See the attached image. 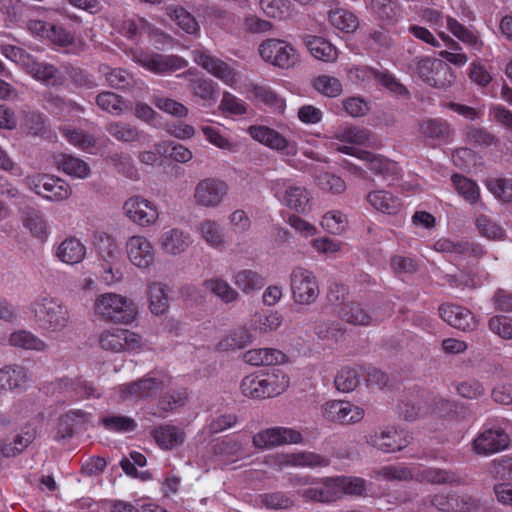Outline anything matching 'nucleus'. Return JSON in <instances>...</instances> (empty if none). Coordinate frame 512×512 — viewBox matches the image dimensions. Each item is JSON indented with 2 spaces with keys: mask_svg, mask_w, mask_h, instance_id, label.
<instances>
[{
  "mask_svg": "<svg viewBox=\"0 0 512 512\" xmlns=\"http://www.w3.org/2000/svg\"><path fill=\"white\" fill-rule=\"evenodd\" d=\"M487 188L496 198L503 202L512 201V179H490L487 181Z\"/></svg>",
  "mask_w": 512,
  "mask_h": 512,
  "instance_id": "63",
  "label": "nucleus"
},
{
  "mask_svg": "<svg viewBox=\"0 0 512 512\" xmlns=\"http://www.w3.org/2000/svg\"><path fill=\"white\" fill-rule=\"evenodd\" d=\"M123 211L133 223L141 227H149L159 218L157 207L140 196L127 199L123 205Z\"/></svg>",
  "mask_w": 512,
  "mask_h": 512,
  "instance_id": "14",
  "label": "nucleus"
},
{
  "mask_svg": "<svg viewBox=\"0 0 512 512\" xmlns=\"http://www.w3.org/2000/svg\"><path fill=\"white\" fill-rule=\"evenodd\" d=\"M192 55L194 62L214 77L220 79L227 85H233L235 83L236 73L234 69L223 60L201 50H194Z\"/></svg>",
  "mask_w": 512,
  "mask_h": 512,
  "instance_id": "19",
  "label": "nucleus"
},
{
  "mask_svg": "<svg viewBox=\"0 0 512 512\" xmlns=\"http://www.w3.org/2000/svg\"><path fill=\"white\" fill-rule=\"evenodd\" d=\"M134 59L141 66L158 74L173 72L187 66V61L177 55L140 52L134 55Z\"/></svg>",
  "mask_w": 512,
  "mask_h": 512,
  "instance_id": "17",
  "label": "nucleus"
},
{
  "mask_svg": "<svg viewBox=\"0 0 512 512\" xmlns=\"http://www.w3.org/2000/svg\"><path fill=\"white\" fill-rule=\"evenodd\" d=\"M90 416V413L80 409L68 411L60 418L57 436L62 439L72 437L76 429L90 420Z\"/></svg>",
  "mask_w": 512,
  "mask_h": 512,
  "instance_id": "29",
  "label": "nucleus"
},
{
  "mask_svg": "<svg viewBox=\"0 0 512 512\" xmlns=\"http://www.w3.org/2000/svg\"><path fill=\"white\" fill-rule=\"evenodd\" d=\"M281 184L285 187L281 199L282 203L298 213H305L309 209L311 203V195L306 187L276 180L272 183V190L275 191L276 195H278V187Z\"/></svg>",
  "mask_w": 512,
  "mask_h": 512,
  "instance_id": "18",
  "label": "nucleus"
},
{
  "mask_svg": "<svg viewBox=\"0 0 512 512\" xmlns=\"http://www.w3.org/2000/svg\"><path fill=\"white\" fill-rule=\"evenodd\" d=\"M339 489L334 477L312 480L309 487L297 490V494L306 502L329 504L338 499Z\"/></svg>",
  "mask_w": 512,
  "mask_h": 512,
  "instance_id": "15",
  "label": "nucleus"
},
{
  "mask_svg": "<svg viewBox=\"0 0 512 512\" xmlns=\"http://www.w3.org/2000/svg\"><path fill=\"white\" fill-rule=\"evenodd\" d=\"M313 87L317 92L327 97H337L342 93L341 82L337 78L329 75L316 77L313 81Z\"/></svg>",
  "mask_w": 512,
  "mask_h": 512,
  "instance_id": "60",
  "label": "nucleus"
},
{
  "mask_svg": "<svg viewBox=\"0 0 512 512\" xmlns=\"http://www.w3.org/2000/svg\"><path fill=\"white\" fill-rule=\"evenodd\" d=\"M439 314L445 322L456 329L470 331L476 327L474 316L464 307L443 304L439 307Z\"/></svg>",
  "mask_w": 512,
  "mask_h": 512,
  "instance_id": "25",
  "label": "nucleus"
},
{
  "mask_svg": "<svg viewBox=\"0 0 512 512\" xmlns=\"http://www.w3.org/2000/svg\"><path fill=\"white\" fill-rule=\"evenodd\" d=\"M106 131L117 141L133 143L141 139L142 133L136 126L122 121H113L106 125Z\"/></svg>",
  "mask_w": 512,
  "mask_h": 512,
  "instance_id": "43",
  "label": "nucleus"
},
{
  "mask_svg": "<svg viewBox=\"0 0 512 512\" xmlns=\"http://www.w3.org/2000/svg\"><path fill=\"white\" fill-rule=\"evenodd\" d=\"M54 163L59 170H62L69 176L85 179L90 174L88 164L72 155L58 154L54 156Z\"/></svg>",
  "mask_w": 512,
  "mask_h": 512,
  "instance_id": "32",
  "label": "nucleus"
},
{
  "mask_svg": "<svg viewBox=\"0 0 512 512\" xmlns=\"http://www.w3.org/2000/svg\"><path fill=\"white\" fill-rule=\"evenodd\" d=\"M328 18L333 27L345 33H353L359 26L356 15L342 8L331 10Z\"/></svg>",
  "mask_w": 512,
  "mask_h": 512,
  "instance_id": "47",
  "label": "nucleus"
},
{
  "mask_svg": "<svg viewBox=\"0 0 512 512\" xmlns=\"http://www.w3.org/2000/svg\"><path fill=\"white\" fill-rule=\"evenodd\" d=\"M151 436L157 445L165 450H171L182 445L186 438L182 428L170 424L155 427L151 431Z\"/></svg>",
  "mask_w": 512,
  "mask_h": 512,
  "instance_id": "26",
  "label": "nucleus"
},
{
  "mask_svg": "<svg viewBox=\"0 0 512 512\" xmlns=\"http://www.w3.org/2000/svg\"><path fill=\"white\" fill-rule=\"evenodd\" d=\"M188 89L194 96L205 101H215L218 94L217 84L203 77L190 79Z\"/></svg>",
  "mask_w": 512,
  "mask_h": 512,
  "instance_id": "48",
  "label": "nucleus"
},
{
  "mask_svg": "<svg viewBox=\"0 0 512 512\" xmlns=\"http://www.w3.org/2000/svg\"><path fill=\"white\" fill-rule=\"evenodd\" d=\"M169 288L162 282H152L147 287L149 309L154 315H163L169 308Z\"/></svg>",
  "mask_w": 512,
  "mask_h": 512,
  "instance_id": "34",
  "label": "nucleus"
},
{
  "mask_svg": "<svg viewBox=\"0 0 512 512\" xmlns=\"http://www.w3.org/2000/svg\"><path fill=\"white\" fill-rule=\"evenodd\" d=\"M509 436L501 429H488L473 441V449L479 455H489L506 449Z\"/></svg>",
  "mask_w": 512,
  "mask_h": 512,
  "instance_id": "23",
  "label": "nucleus"
},
{
  "mask_svg": "<svg viewBox=\"0 0 512 512\" xmlns=\"http://www.w3.org/2000/svg\"><path fill=\"white\" fill-rule=\"evenodd\" d=\"M9 343L14 347L37 352H45L49 347L44 340L27 330L13 332L9 337Z\"/></svg>",
  "mask_w": 512,
  "mask_h": 512,
  "instance_id": "38",
  "label": "nucleus"
},
{
  "mask_svg": "<svg viewBox=\"0 0 512 512\" xmlns=\"http://www.w3.org/2000/svg\"><path fill=\"white\" fill-rule=\"evenodd\" d=\"M197 231L210 247L219 249L224 246V234L216 221L211 219L203 220L198 225Z\"/></svg>",
  "mask_w": 512,
  "mask_h": 512,
  "instance_id": "44",
  "label": "nucleus"
},
{
  "mask_svg": "<svg viewBox=\"0 0 512 512\" xmlns=\"http://www.w3.org/2000/svg\"><path fill=\"white\" fill-rule=\"evenodd\" d=\"M26 183L36 194L50 201L66 200L72 193V189L66 181L53 175L28 176Z\"/></svg>",
  "mask_w": 512,
  "mask_h": 512,
  "instance_id": "7",
  "label": "nucleus"
},
{
  "mask_svg": "<svg viewBox=\"0 0 512 512\" xmlns=\"http://www.w3.org/2000/svg\"><path fill=\"white\" fill-rule=\"evenodd\" d=\"M303 41L314 58L324 62L336 60V48L324 38L315 35H305Z\"/></svg>",
  "mask_w": 512,
  "mask_h": 512,
  "instance_id": "31",
  "label": "nucleus"
},
{
  "mask_svg": "<svg viewBox=\"0 0 512 512\" xmlns=\"http://www.w3.org/2000/svg\"><path fill=\"white\" fill-rule=\"evenodd\" d=\"M416 479L420 482H427L430 484H454L460 481V477L451 470L440 468H426L420 471Z\"/></svg>",
  "mask_w": 512,
  "mask_h": 512,
  "instance_id": "45",
  "label": "nucleus"
},
{
  "mask_svg": "<svg viewBox=\"0 0 512 512\" xmlns=\"http://www.w3.org/2000/svg\"><path fill=\"white\" fill-rule=\"evenodd\" d=\"M260 502L270 510H285L294 506L293 498L283 491L264 493L260 495Z\"/></svg>",
  "mask_w": 512,
  "mask_h": 512,
  "instance_id": "57",
  "label": "nucleus"
},
{
  "mask_svg": "<svg viewBox=\"0 0 512 512\" xmlns=\"http://www.w3.org/2000/svg\"><path fill=\"white\" fill-rule=\"evenodd\" d=\"M357 157L366 162L367 168L373 173L378 175H386L394 168V163L382 157L381 155L373 154L369 151H358Z\"/></svg>",
  "mask_w": 512,
  "mask_h": 512,
  "instance_id": "51",
  "label": "nucleus"
},
{
  "mask_svg": "<svg viewBox=\"0 0 512 512\" xmlns=\"http://www.w3.org/2000/svg\"><path fill=\"white\" fill-rule=\"evenodd\" d=\"M34 431L27 430L15 436L13 441H0V454L4 457H14L20 454L34 439Z\"/></svg>",
  "mask_w": 512,
  "mask_h": 512,
  "instance_id": "49",
  "label": "nucleus"
},
{
  "mask_svg": "<svg viewBox=\"0 0 512 512\" xmlns=\"http://www.w3.org/2000/svg\"><path fill=\"white\" fill-rule=\"evenodd\" d=\"M285 354L273 348H261L249 350L244 354L246 363L253 366L276 365L285 361Z\"/></svg>",
  "mask_w": 512,
  "mask_h": 512,
  "instance_id": "35",
  "label": "nucleus"
},
{
  "mask_svg": "<svg viewBox=\"0 0 512 512\" xmlns=\"http://www.w3.org/2000/svg\"><path fill=\"white\" fill-rule=\"evenodd\" d=\"M191 244V235L180 228H170L164 231L159 238L160 249L170 256L184 253Z\"/></svg>",
  "mask_w": 512,
  "mask_h": 512,
  "instance_id": "24",
  "label": "nucleus"
},
{
  "mask_svg": "<svg viewBox=\"0 0 512 512\" xmlns=\"http://www.w3.org/2000/svg\"><path fill=\"white\" fill-rule=\"evenodd\" d=\"M287 385L288 380L285 375H282L280 385L277 384L275 374L267 377L249 375L241 381L240 389L246 397L265 399L279 395Z\"/></svg>",
  "mask_w": 512,
  "mask_h": 512,
  "instance_id": "8",
  "label": "nucleus"
},
{
  "mask_svg": "<svg viewBox=\"0 0 512 512\" xmlns=\"http://www.w3.org/2000/svg\"><path fill=\"white\" fill-rule=\"evenodd\" d=\"M375 477L385 481H410L413 475L409 468L402 465H387L374 471Z\"/></svg>",
  "mask_w": 512,
  "mask_h": 512,
  "instance_id": "58",
  "label": "nucleus"
},
{
  "mask_svg": "<svg viewBox=\"0 0 512 512\" xmlns=\"http://www.w3.org/2000/svg\"><path fill=\"white\" fill-rule=\"evenodd\" d=\"M103 427L112 432L125 433L137 428L136 421L128 416L110 414L101 419Z\"/></svg>",
  "mask_w": 512,
  "mask_h": 512,
  "instance_id": "55",
  "label": "nucleus"
},
{
  "mask_svg": "<svg viewBox=\"0 0 512 512\" xmlns=\"http://www.w3.org/2000/svg\"><path fill=\"white\" fill-rule=\"evenodd\" d=\"M366 199L374 209L389 215L397 214L402 206L398 197L385 190L372 191Z\"/></svg>",
  "mask_w": 512,
  "mask_h": 512,
  "instance_id": "28",
  "label": "nucleus"
},
{
  "mask_svg": "<svg viewBox=\"0 0 512 512\" xmlns=\"http://www.w3.org/2000/svg\"><path fill=\"white\" fill-rule=\"evenodd\" d=\"M290 289L295 303L310 305L319 296V285L314 273L303 267H294L290 273Z\"/></svg>",
  "mask_w": 512,
  "mask_h": 512,
  "instance_id": "6",
  "label": "nucleus"
},
{
  "mask_svg": "<svg viewBox=\"0 0 512 512\" xmlns=\"http://www.w3.org/2000/svg\"><path fill=\"white\" fill-rule=\"evenodd\" d=\"M99 72L104 76L108 85L113 89L125 90L134 86L133 76L124 69L101 65L99 67Z\"/></svg>",
  "mask_w": 512,
  "mask_h": 512,
  "instance_id": "37",
  "label": "nucleus"
},
{
  "mask_svg": "<svg viewBox=\"0 0 512 512\" xmlns=\"http://www.w3.org/2000/svg\"><path fill=\"white\" fill-rule=\"evenodd\" d=\"M99 344L106 351L121 353L140 349L142 339L140 335L128 329L114 328L100 334Z\"/></svg>",
  "mask_w": 512,
  "mask_h": 512,
  "instance_id": "9",
  "label": "nucleus"
},
{
  "mask_svg": "<svg viewBox=\"0 0 512 512\" xmlns=\"http://www.w3.org/2000/svg\"><path fill=\"white\" fill-rule=\"evenodd\" d=\"M203 287L225 303L238 299L239 293L224 279L212 277L203 282Z\"/></svg>",
  "mask_w": 512,
  "mask_h": 512,
  "instance_id": "40",
  "label": "nucleus"
},
{
  "mask_svg": "<svg viewBox=\"0 0 512 512\" xmlns=\"http://www.w3.org/2000/svg\"><path fill=\"white\" fill-rule=\"evenodd\" d=\"M30 74L34 79L48 86H60L64 82L59 70L54 65L45 62L34 64Z\"/></svg>",
  "mask_w": 512,
  "mask_h": 512,
  "instance_id": "41",
  "label": "nucleus"
},
{
  "mask_svg": "<svg viewBox=\"0 0 512 512\" xmlns=\"http://www.w3.org/2000/svg\"><path fill=\"white\" fill-rule=\"evenodd\" d=\"M24 225L38 238L47 234V225L43 216L33 208H26L23 212Z\"/></svg>",
  "mask_w": 512,
  "mask_h": 512,
  "instance_id": "59",
  "label": "nucleus"
},
{
  "mask_svg": "<svg viewBox=\"0 0 512 512\" xmlns=\"http://www.w3.org/2000/svg\"><path fill=\"white\" fill-rule=\"evenodd\" d=\"M339 493L338 499L344 495H362L365 490V481L357 477H334Z\"/></svg>",
  "mask_w": 512,
  "mask_h": 512,
  "instance_id": "61",
  "label": "nucleus"
},
{
  "mask_svg": "<svg viewBox=\"0 0 512 512\" xmlns=\"http://www.w3.org/2000/svg\"><path fill=\"white\" fill-rule=\"evenodd\" d=\"M349 76L351 79L362 83L376 81L399 95L407 93V89L387 70H377L369 66H355L349 69Z\"/></svg>",
  "mask_w": 512,
  "mask_h": 512,
  "instance_id": "12",
  "label": "nucleus"
},
{
  "mask_svg": "<svg viewBox=\"0 0 512 512\" xmlns=\"http://www.w3.org/2000/svg\"><path fill=\"white\" fill-rule=\"evenodd\" d=\"M106 163L113 166L117 172L127 178L135 179L138 175L132 157L127 153H110L106 157Z\"/></svg>",
  "mask_w": 512,
  "mask_h": 512,
  "instance_id": "50",
  "label": "nucleus"
},
{
  "mask_svg": "<svg viewBox=\"0 0 512 512\" xmlns=\"http://www.w3.org/2000/svg\"><path fill=\"white\" fill-rule=\"evenodd\" d=\"M95 102L101 110L117 116L122 115L128 108L127 101L122 96L111 91L99 93L96 96Z\"/></svg>",
  "mask_w": 512,
  "mask_h": 512,
  "instance_id": "42",
  "label": "nucleus"
},
{
  "mask_svg": "<svg viewBox=\"0 0 512 512\" xmlns=\"http://www.w3.org/2000/svg\"><path fill=\"white\" fill-rule=\"evenodd\" d=\"M165 13L186 33L191 35L199 33L200 27L195 17L183 7L169 5L165 8Z\"/></svg>",
  "mask_w": 512,
  "mask_h": 512,
  "instance_id": "36",
  "label": "nucleus"
},
{
  "mask_svg": "<svg viewBox=\"0 0 512 512\" xmlns=\"http://www.w3.org/2000/svg\"><path fill=\"white\" fill-rule=\"evenodd\" d=\"M361 381V374L355 368H342L336 375L334 383L338 391L348 393L355 390Z\"/></svg>",
  "mask_w": 512,
  "mask_h": 512,
  "instance_id": "52",
  "label": "nucleus"
},
{
  "mask_svg": "<svg viewBox=\"0 0 512 512\" xmlns=\"http://www.w3.org/2000/svg\"><path fill=\"white\" fill-rule=\"evenodd\" d=\"M489 329L502 339H512V317L497 315L488 321Z\"/></svg>",
  "mask_w": 512,
  "mask_h": 512,
  "instance_id": "64",
  "label": "nucleus"
},
{
  "mask_svg": "<svg viewBox=\"0 0 512 512\" xmlns=\"http://www.w3.org/2000/svg\"><path fill=\"white\" fill-rule=\"evenodd\" d=\"M451 180L459 195H461L466 201L471 204L478 201L480 197V190L474 181L458 174L453 175Z\"/></svg>",
  "mask_w": 512,
  "mask_h": 512,
  "instance_id": "53",
  "label": "nucleus"
},
{
  "mask_svg": "<svg viewBox=\"0 0 512 512\" xmlns=\"http://www.w3.org/2000/svg\"><path fill=\"white\" fill-rule=\"evenodd\" d=\"M235 285L245 294L260 290L265 285V278L258 272L243 269L236 272L233 276Z\"/></svg>",
  "mask_w": 512,
  "mask_h": 512,
  "instance_id": "39",
  "label": "nucleus"
},
{
  "mask_svg": "<svg viewBox=\"0 0 512 512\" xmlns=\"http://www.w3.org/2000/svg\"><path fill=\"white\" fill-rule=\"evenodd\" d=\"M29 381L27 370L20 365H8L0 369V389H22Z\"/></svg>",
  "mask_w": 512,
  "mask_h": 512,
  "instance_id": "27",
  "label": "nucleus"
},
{
  "mask_svg": "<svg viewBox=\"0 0 512 512\" xmlns=\"http://www.w3.org/2000/svg\"><path fill=\"white\" fill-rule=\"evenodd\" d=\"M228 193L227 184L217 178H205L199 181L194 190V201L206 208L218 207Z\"/></svg>",
  "mask_w": 512,
  "mask_h": 512,
  "instance_id": "10",
  "label": "nucleus"
},
{
  "mask_svg": "<svg viewBox=\"0 0 512 512\" xmlns=\"http://www.w3.org/2000/svg\"><path fill=\"white\" fill-rule=\"evenodd\" d=\"M35 325L44 333L58 334L70 323V312L62 300L49 294L39 295L30 305Z\"/></svg>",
  "mask_w": 512,
  "mask_h": 512,
  "instance_id": "1",
  "label": "nucleus"
},
{
  "mask_svg": "<svg viewBox=\"0 0 512 512\" xmlns=\"http://www.w3.org/2000/svg\"><path fill=\"white\" fill-rule=\"evenodd\" d=\"M366 443L385 453L400 451L409 443L408 435L395 429H384L365 436Z\"/></svg>",
  "mask_w": 512,
  "mask_h": 512,
  "instance_id": "20",
  "label": "nucleus"
},
{
  "mask_svg": "<svg viewBox=\"0 0 512 512\" xmlns=\"http://www.w3.org/2000/svg\"><path fill=\"white\" fill-rule=\"evenodd\" d=\"M95 246L103 262L114 263L120 260V250L112 236L106 233L97 234Z\"/></svg>",
  "mask_w": 512,
  "mask_h": 512,
  "instance_id": "46",
  "label": "nucleus"
},
{
  "mask_svg": "<svg viewBox=\"0 0 512 512\" xmlns=\"http://www.w3.org/2000/svg\"><path fill=\"white\" fill-rule=\"evenodd\" d=\"M43 99L48 108L56 114H66L70 113L71 111H83V108L76 102L72 100H66L60 95L54 94L52 92L44 93Z\"/></svg>",
  "mask_w": 512,
  "mask_h": 512,
  "instance_id": "56",
  "label": "nucleus"
},
{
  "mask_svg": "<svg viewBox=\"0 0 512 512\" xmlns=\"http://www.w3.org/2000/svg\"><path fill=\"white\" fill-rule=\"evenodd\" d=\"M324 418L340 424L359 422L364 416V410L348 401H328L321 407Z\"/></svg>",
  "mask_w": 512,
  "mask_h": 512,
  "instance_id": "16",
  "label": "nucleus"
},
{
  "mask_svg": "<svg viewBox=\"0 0 512 512\" xmlns=\"http://www.w3.org/2000/svg\"><path fill=\"white\" fill-rule=\"evenodd\" d=\"M415 72L422 81L438 89L450 87L455 80L451 67L446 62L436 58L418 59Z\"/></svg>",
  "mask_w": 512,
  "mask_h": 512,
  "instance_id": "4",
  "label": "nucleus"
},
{
  "mask_svg": "<svg viewBox=\"0 0 512 512\" xmlns=\"http://www.w3.org/2000/svg\"><path fill=\"white\" fill-rule=\"evenodd\" d=\"M252 341V335L246 328H239L224 337L218 344L220 350L242 349Z\"/></svg>",
  "mask_w": 512,
  "mask_h": 512,
  "instance_id": "54",
  "label": "nucleus"
},
{
  "mask_svg": "<svg viewBox=\"0 0 512 512\" xmlns=\"http://www.w3.org/2000/svg\"><path fill=\"white\" fill-rule=\"evenodd\" d=\"M273 464L279 469L289 466L299 467H326L329 459L313 452L302 451L298 453H278L272 457Z\"/></svg>",
  "mask_w": 512,
  "mask_h": 512,
  "instance_id": "21",
  "label": "nucleus"
},
{
  "mask_svg": "<svg viewBox=\"0 0 512 512\" xmlns=\"http://www.w3.org/2000/svg\"><path fill=\"white\" fill-rule=\"evenodd\" d=\"M126 252L130 262L138 268H148L155 258L154 247L151 242L140 235H133L126 242Z\"/></svg>",
  "mask_w": 512,
  "mask_h": 512,
  "instance_id": "22",
  "label": "nucleus"
},
{
  "mask_svg": "<svg viewBox=\"0 0 512 512\" xmlns=\"http://www.w3.org/2000/svg\"><path fill=\"white\" fill-rule=\"evenodd\" d=\"M248 132L254 140L285 156H295L297 154V144L294 141L287 140L272 128L254 125L248 128Z\"/></svg>",
  "mask_w": 512,
  "mask_h": 512,
  "instance_id": "11",
  "label": "nucleus"
},
{
  "mask_svg": "<svg viewBox=\"0 0 512 512\" xmlns=\"http://www.w3.org/2000/svg\"><path fill=\"white\" fill-rule=\"evenodd\" d=\"M278 427L266 428L256 433L252 438L254 447L258 449H271L280 446Z\"/></svg>",
  "mask_w": 512,
  "mask_h": 512,
  "instance_id": "62",
  "label": "nucleus"
},
{
  "mask_svg": "<svg viewBox=\"0 0 512 512\" xmlns=\"http://www.w3.org/2000/svg\"><path fill=\"white\" fill-rule=\"evenodd\" d=\"M418 127L422 137L436 142L446 141L451 133L450 125L443 119H424Z\"/></svg>",
  "mask_w": 512,
  "mask_h": 512,
  "instance_id": "33",
  "label": "nucleus"
},
{
  "mask_svg": "<svg viewBox=\"0 0 512 512\" xmlns=\"http://www.w3.org/2000/svg\"><path fill=\"white\" fill-rule=\"evenodd\" d=\"M165 385L164 378L147 376L119 386V394L123 401H139L154 397Z\"/></svg>",
  "mask_w": 512,
  "mask_h": 512,
  "instance_id": "13",
  "label": "nucleus"
},
{
  "mask_svg": "<svg viewBox=\"0 0 512 512\" xmlns=\"http://www.w3.org/2000/svg\"><path fill=\"white\" fill-rule=\"evenodd\" d=\"M86 255L85 246L76 238H66L57 248V258L66 264L74 265L80 263Z\"/></svg>",
  "mask_w": 512,
  "mask_h": 512,
  "instance_id": "30",
  "label": "nucleus"
},
{
  "mask_svg": "<svg viewBox=\"0 0 512 512\" xmlns=\"http://www.w3.org/2000/svg\"><path fill=\"white\" fill-rule=\"evenodd\" d=\"M261 58L278 68L289 69L299 62V54L288 42L280 39H267L258 48Z\"/></svg>",
  "mask_w": 512,
  "mask_h": 512,
  "instance_id": "5",
  "label": "nucleus"
},
{
  "mask_svg": "<svg viewBox=\"0 0 512 512\" xmlns=\"http://www.w3.org/2000/svg\"><path fill=\"white\" fill-rule=\"evenodd\" d=\"M338 314L343 321L354 326H376L390 316L376 303L356 301L343 303Z\"/></svg>",
  "mask_w": 512,
  "mask_h": 512,
  "instance_id": "3",
  "label": "nucleus"
},
{
  "mask_svg": "<svg viewBox=\"0 0 512 512\" xmlns=\"http://www.w3.org/2000/svg\"><path fill=\"white\" fill-rule=\"evenodd\" d=\"M94 312L104 321L130 324L136 318L137 307L123 295L104 293L95 299Z\"/></svg>",
  "mask_w": 512,
  "mask_h": 512,
  "instance_id": "2",
  "label": "nucleus"
}]
</instances>
